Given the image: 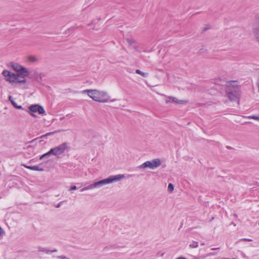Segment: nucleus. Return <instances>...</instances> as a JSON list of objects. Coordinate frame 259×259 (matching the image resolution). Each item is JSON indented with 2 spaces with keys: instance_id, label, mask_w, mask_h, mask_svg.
<instances>
[{
  "instance_id": "16",
  "label": "nucleus",
  "mask_w": 259,
  "mask_h": 259,
  "mask_svg": "<svg viewBox=\"0 0 259 259\" xmlns=\"http://www.w3.org/2000/svg\"><path fill=\"white\" fill-rule=\"evenodd\" d=\"M249 119H252L259 121V116L252 115L247 117Z\"/></svg>"
},
{
  "instance_id": "23",
  "label": "nucleus",
  "mask_w": 259,
  "mask_h": 259,
  "mask_svg": "<svg viewBox=\"0 0 259 259\" xmlns=\"http://www.w3.org/2000/svg\"><path fill=\"white\" fill-rule=\"evenodd\" d=\"M62 202H59L57 205H56L55 206V207H56V208H59V207H60L61 206V204H62Z\"/></svg>"
},
{
  "instance_id": "26",
  "label": "nucleus",
  "mask_w": 259,
  "mask_h": 259,
  "mask_svg": "<svg viewBox=\"0 0 259 259\" xmlns=\"http://www.w3.org/2000/svg\"><path fill=\"white\" fill-rule=\"evenodd\" d=\"M213 255H214V253H209V254H207V256Z\"/></svg>"
},
{
  "instance_id": "24",
  "label": "nucleus",
  "mask_w": 259,
  "mask_h": 259,
  "mask_svg": "<svg viewBox=\"0 0 259 259\" xmlns=\"http://www.w3.org/2000/svg\"><path fill=\"white\" fill-rule=\"evenodd\" d=\"M242 240L244 241H252V239H247V238H244V239H242Z\"/></svg>"
},
{
  "instance_id": "21",
  "label": "nucleus",
  "mask_w": 259,
  "mask_h": 259,
  "mask_svg": "<svg viewBox=\"0 0 259 259\" xmlns=\"http://www.w3.org/2000/svg\"><path fill=\"white\" fill-rule=\"evenodd\" d=\"M23 165L25 167H26V168H28V169H31V170H33V167H33V166H27V165H24V164H23Z\"/></svg>"
},
{
  "instance_id": "5",
  "label": "nucleus",
  "mask_w": 259,
  "mask_h": 259,
  "mask_svg": "<svg viewBox=\"0 0 259 259\" xmlns=\"http://www.w3.org/2000/svg\"><path fill=\"white\" fill-rule=\"evenodd\" d=\"M2 74L5 77V80L10 83L15 82L24 84L26 82V78L21 74H17L7 70H4Z\"/></svg>"
},
{
  "instance_id": "25",
  "label": "nucleus",
  "mask_w": 259,
  "mask_h": 259,
  "mask_svg": "<svg viewBox=\"0 0 259 259\" xmlns=\"http://www.w3.org/2000/svg\"><path fill=\"white\" fill-rule=\"evenodd\" d=\"M9 99L10 100V101L12 103V101H14L13 99V97L11 96H10L9 97Z\"/></svg>"
},
{
  "instance_id": "19",
  "label": "nucleus",
  "mask_w": 259,
  "mask_h": 259,
  "mask_svg": "<svg viewBox=\"0 0 259 259\" xmlns=\"http://www.w3.org/2000/svg\"><path fill=\"white\" fill-rule=\"evenodd\" d=\"M4 234V230L0 227V237H2Z\"/></svg>"
},
{
  "instance_id": "1",
  "label": "nucleus",
  "mask_w": 259,
  "mask_h": 259,
  "mask_svg": "<svg viewBox=\"0 0 259 259\" xmlns=\"http://www.w3.org/2000/svg\"><path fill=\"white\" fill-rule=\"evenodd\" d=\"M82 94H87L94 101L100 103H107L108 102H114V99L111 100L110 96L108 93L104 91H101L96 89L84 90L81 91Z\"/></svg>"
},
{
  "instance_id": "28",
  "label": "nucleus",
  "mask_w": 259,
  "mask_h": 259,
  "mask_svg": "<svg viewBox=\"0 0 259 259\" xmlns=\"http://www.w3.org/2000/svg\"><path fill=\"white\" fill-rule=\"evenodd\" d=\"M217 248H212L211 249L212 250H214V249H217Z\"/></svg>"
},
{
  "instance_id": "13",
  "label": "nucleus",
  "mask_w": 259,
  "mask_h": 259,
  "mask_svg": "<svg viewBox=\"0 0 259 259\" xmlns=\"http://www.w3.org/2000/svg\"><path fill=\"white\" fill-rule=\"evenodd\" d=\"M60 132V131L58 130V131H56L53 132L48 133L46 134H45V135H44L43 136H41L40 138H42L43 137H47V136H50V135H53V134H54L55 133H59Z\"/></svg>"
},
{
  "instance_id": "6",
  "label": "nucleus",
  "mask_w": 259,
  "mask_h": 259,
  "mask_svg": "<svg viewBox=\"0 0 259 259\" xmlns=\"http://www.w3.org/2000/svg\"><path fill=\"white\" fill-rule=\"evenodd\" d=\"M161 164V161L159 158H155L151 161H147L138 166L139 169H145L147 168L155 169L158 167Z\"/></svg>"
},
{
  "instance_id": "9",
  "label": "nucleus",
  "mask_w": 259,
  "mask_h": 259,
  "mask_svg": "<svg viewBox=\"0 0 259 259\" xmlns=\"http://www.w3.org/2000/svg\"><path fill=\"white\" fill-rule=\"evenodd\" d=\"M165 102L168 104L172 102H175L177 104H185L187 103L186 101L185 100H178L177 98L174 97H167L165 99Z\"/></svg>"
},
{
  "instance_id": "4",
  "label": "nucleus",
  "mask_w": 259,
  "mask_h": 259,
  "mask_svg": "<svg viewBox=\"0 0 259 259\" xmlns=\"http://www.w3.org/2000/svg\"><path fill=\"white\" fill-rule=\"evenodd\" d=\"M67 149H68V144L66 142L63 143L57 146L51 148L48 152L42 154L39 159H42L51 155H53L57 158H60Z\"/></svg>"
},
{
  "instance_id": "14",
  "label": "nucleus",
  "mask_w": 259,
  "mask_h": 259,
  "mask_svg": "<svg viewBox=\"0 0 259 259\" xmlns=\"http://www.w3.org/2000/svg\"><path fill=\"white\" fill-rule=\"evenodd\" d=\"M198 246V243L196 241H192V242L189 244V246L191 248H197Z\"/></svg>"
},
{
  "instance_id": "20",
  "label": "nucleus",
  "mask_w": 259,
  "mask_h": 259,
  "mask_svg": "<svg viewBox=\"0 0 259 259\" xmlns=\"http://www.w3.org/2000/svg\"><path fill=\"white\" fill-rule=\"evenodd\" d=\"M57 257L58 259H70V258H68L67 257H66L65 256H63V255L58 256H57Z\"/></svg>"
},
{
  "instance_id": "8",
  "label": "nucleus",
  "mask_w": 259,
  "mask_h": 259,
  "mask_svg": "<svg viewBox=\"0 0 259 259\" xmlns=\"http://www.w3.org/2000/svg\"><path fill=\"white\" fill-rule=\"evenodd\" d=\"M28 113L33 117H36L34 114L35 112H38L39 114H45V110L42 106L38 104L32 105L29 107V110Z\"/></svg>"
},
{
  "instance_id": "7",
  "label": "nucleus",
  "mask_w": 259,
  "mask_h": 259,
  "mask_svg": "<svg viewBox=\"0 0 259 259\" xmlns=\"http://www.w3.org/2000/svg\"><path fill=\"white\" fill-rule=\"evenodd\" d=\"M10 66L16 72H17V74H22L24 78L29 74L28 69L18 63L11 62L10 63Z\"/></svg>"
},
{
  "instance_id": "15",
  "label": "nucleus",
  "mask_w": 259,
  "mask_h": 259,
  "mask_svg": "<svg viewBox=\"0 0 259 259\" xmlns=\"http://www.w3.org/2000/svg\"><path fill=\"white\" fill-rule=\"evenodd\" d=\"M12 104L13 106L17 109H22V107L21 106H18L14 101H12Z\"/></svg>"
},
{
  "instance_id": "29",
  "label": "nucleus",
  "mask_w": 259,
  "mask_h": 259,
  "mask_svg": "<svg viewBox=\"0 0 259 259\" xmlns=\"http://www.w3.org/2000/svg\"><path fill=\"white\" fill-rule=\"evenodd\" d=\"M201 245H204V243H202V244H201Z\"/></svg>"
},
{
  "instance_id": "10",
  "label": "nucleus",
  "mask_w": 259,
  "mask_h": 259,
  "mask_svg": "<svg viewBox=\"0 0 259 259\" xmlns=\"http://www.w3.org/2000/svg\"><path fill=\"white\" fill-rule=\"evenodd\" d=\"M38 250L40 252H45V253H46L47 254H49V253H51L54 252H57V249H54V250H50L48 249L47 248L42 247H39L38 248Z\"/></svg>"
},
{
  "instance_id": "22",
  "label": "nucleus",
  "mask_w": 259,
  "mask_h": 259,
  "mask_svg": "<svg viewBox=\"0 0 259 259\" xmlns=\"http://www.w3.org/2000/svg\"><path fill=\"white\" fill-rule=\"evenodd\" d=\"M77 189V187L75 186H72L69 189L70 191L75 190Z\"/></svg>"
},
{
  "instance_id": "12",
  "label": "nucleus",
  "mask_w": 259,
  "mask_h": 259,
  "mask_svg": "<svg viewBox=\"0 0 259 259\" xmlns=\"http://www.w3.org/2000/svg\"><path fill=\"white\" fill-rule=\"evenodd\" d=\"M136 73L138 74L141 75V76H142L143 77H147L148 75L147 73L143 72L139 69H137L136 70Z\"/></svg>"
},
{
  "instance_id": "18",
  "label": "nucleus",
  "mask_w": 259,
  "mask_h": 259,
  "mask_svg": "<svg viewBox=\"0 0 259 259\" xmlns=\"http://www.w3.org/2000/svg\"><path fill=\"white\" fill-rule=\"evenodd\" d=\"M33 170H37V171H42L43 168L39 167V166L37 165L33 166Z\"/></svg>"
},
{
  "instance_id": "2",
  "label": "nucleus",
  "mask_w": 259,
  "mask_h": 259,
  "mask_svg": "<svg viewBox=\"0 0 259 259\" xmlns=\"http://www.w3.org/2000/svg\"><path fill=\"white\" fill-rule=\"evenodd\" d=\"M124 178L125 176L123 174L111 176L106 179H103L98 182H96L92 184L84 187L82 189H81V191L83 192L84 191L92 189L94 188H101V187L104 185L110 184L115 182L119 181Z\"/></svg>"
},
{
  "instance_id": "27",
  "label": "nucleus",
  "mask_w": 259,
  "mask_h": 259,
  "mask_svg": "<svg viewBox=\"0 0 259 259\" xmlns=\"http://www.w3.org/2000/svg\"><path fill=\"white\" fill-rule=\"evenodd\" d=\"M177 259H186L185 257H179Z\"/></svg>"
},
{
  "instance_id": "11",
  "label": "nucleus",
  "mask_w": 259,
  "mask_h": 259,
  "mask_svg": "<svg viewBox=\"0 0 259 259\" xmlns=\"http://www.w3.org/2000/svg\"><path fill=\"white\" fill-rule=\"evenodd\" d=\"M27 60L29 62L31 63L35 62L37 61V59L36 57L31 56H28Z\"/></svg>"
},
{
  "instance_id": "17",
  "label": "nucleus",
  "mask_w": 259,
  "mask_h": 259,
  "mask_svg": "<svg viewBox=\"0 0 259 259\" xmlns=\"http://www.w3.org/2000/svg\"><path fill=\"white\" fill-rule=\"evenodd\" d=\"M174 185L171 184V183H169L168 185V190L170 192H171L174 191Z\"/></svg>"
},
{
  "instance_id": "3",
  "label": "nucleus",
  "mask_w": 259,
  "mask_h": 259,
  "mask_svg": "<svg viewBox=\"0 0 259 259\" xmlns=\"http://www.w3.org/2000/svg\"><path fill=\"white\" fill-rule=\"evenodd\" d=\"M226 92L228 97L232 101H236L240 97L239 85L236 81H229L226 83Z\"/></svg>"
}]
</instances>
